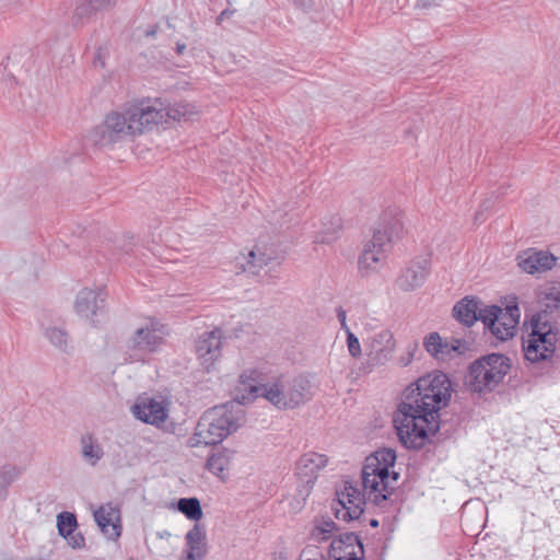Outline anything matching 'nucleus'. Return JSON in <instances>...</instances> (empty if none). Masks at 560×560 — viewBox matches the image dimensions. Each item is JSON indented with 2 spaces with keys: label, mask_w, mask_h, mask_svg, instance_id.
I'll use <instances>...</instances> for the list:
<instances>
[{
  "label": "nucleus",
  "mask_w": 560,
  "mask_h": 560,
  "mask_svg": "<svg viewBox=\"0 0 560 560\" xmlns=\"http://www.w3.org/2000/svg\"><path fill=\"white\" fill-rule=\"evenodd\" d=\"M235 455L234 451L217 448L207 459V469L217 477L224 479L230 470V465Z\"/></svg>",
  "instance_id": "obj_23"
},
{
  "label": "nucleus",
  "mask_w": 560,
  "mask_h": 560,
  "mask_svg": "<svg viewBox=\"0 0 560 560\" xmlns=\"http://www.w3.org/2000/svg\"><path fill=\"white\" fill-rule=\"evenodd\" d=\"M248 257L249 259L247 260V267H245L244 270L250 271L253 273L256 272L253 268H255L257 265H267L269 260L273 259L272 253L260 252L259 246H256V250H250Z\"/></svg>",
  "instance_id": "obj_33"
},
{
  "label": "nucleus",
  "mask_w": 560,
  "mask_h": 560,
  "mask_svg": "<svg viewBox=\"0 0 560 560\" xmlns=\"http://www.w3.org/2000/svg\"><path fill=\"white\" fill-rule=\"evenodd\" d=\"M299 560H329L323 550L317 546H306L301 555Z\"/></svg>",
  "instance_id": "obj_34"
},
{
  "label": "nucleus",
  "mask_w": 560,
  "mask_h": 560,
  "mask_svg": "<svg viewBox=\"0 0 560 560\" xmlns=\"http://www.w3.org/2000/svg\"><path fill=\"white\" fill-rule=\"evenodd\" d=\"M98 61L101 62V66L103 67L104 62L101 60V52L100 51L97 52V55L94 58V63L96 65Z\"/></svg>",
  "instance_id": "obj_46"
},
{
  "label": "nucleus",
  "mask_w": 560,
  "mask_h": 560,
  "mask_svg": "<svg viewBox=\"0 0 560 560\" xmlns=\"http://www.w3.org/2000/svg\"><path fill=\"white\" fill-rule=\"evenodd\" d=\"M479 316L483 325L498 340L505 341L515 335L520 310L516 305L508 306L504 310L491 305L480 311Z\"/></svg>",
  "instance_id": "obj_7"
},
{
  "label": "nucleus",
  "mask_w": 560,
  "mask_h": 560,
  "mask_svg": "<svg viewBox=\"0 0 560 560\" xmlns=\"http://www.w3.org/2000/svg\"><path fill=\"white\" fill-rule=\"evenodd\" d=\"M233 13L234 11H231L229 9L223 10L218 16V22H222L223 20L229 19Z\"/></svg>",
  "instance_id": "obj_40"
},
{
  "label": "nucleus",
  "mask_w": 560,
  "mask_h": 560,
  "mask_svg": "<svg viewBox=\"0 0 560 560\" xmlns=\"http://www.w3.org/2000/svg\"><path fill=\"white\" fill-rule=\"evenodd\" d=\"M161 341L162 337H160L155 330L139 328L131 338V347L137 350L154 351Z\"/></svg>",
  "instance_id": "obj_26"
},
{
  "label": "nucleus",
  "mask_w": 560,
  "mask_h": 560,
  "mask_svg": "<svg viewBox=\"0 0 560 560\" xmlns=\"http://www.w3.org/2000/svg\"><path fill=\"white\" fill-rule=\"evenodd\" d=\"M337 532L335 522L330 518L319 520L312 530V536L318 541H326Z\"/></svg>",
  "instance_id": "obj_32"
},
{
  "label": "nucleus",
  "mask_w": 560,
  "mask_h": 560,
  "mask_svg": "<svg viewBox=\"0 0 560 560\" xmlns=\"http://www.w3.org/2000/svg\"><path fill=\"white\" fill-rule=\"evenodd\" d=\"M370 360L375 364L387 362L396 348L394 335L388 329H382L371 335L365 341Z\"/></svg>",
  "instance_id": "obj_11"
},
{
  "label": "nucleus",
  "mask_w": 560,
  "mask_h": 560,
  "mask_svg": "<svg viewBox=\"0 0 560 560\" xmlns=\"http://www.w3.org/2000/svg\"><path fill=\"white\" fill-rule=\"evenodd\" d=\"M194 114V106L186 102L164 108L159 100L142 98L109 113L104 124L95 128V135L100 136L97 142L106 145L127 137L142 135L168 119L188 120Z\"/></svg>",
  "instance_id": "obj_4"
},
{
  "label": "nucleus",
  "mask_w": 560,
  "mask_h": 560,
  "mask_svg": "<svg viewBox=\"0 0 560 560\" xmlns=\"http://www.w3.org/2000/svg\"><path fill=\"white\" fill-rule=\"evenodd\" d=\"M317 386L304 375L295 377L282 395L283 405L288 408H295L308 401L316 393Z\"/></svg>",
  "instance_id": "obj_17"
},
{
  "label": "nucleus",
  "mask_w": 560,
  "mask_h": 560,
  "mask_svg": "<svg viewBox=\"0 0 560 560\" xmlns=\"http://www.w3.org/2000/svg\"><path fill=\"white\" fill-rule=\"evenodd\" d=\"M404 220L398 209L386 210L374 230L372 238L375 246H388L395 240L402 236Z\"/></svg>",
  "instance_id": "obj_9"
},
{
  "label": "nucleus",
  "mask_w": 560,
  "mask_h": 560,
  "mask_svg": "<svg viewBox=\"0 0 560 560\" xmlns=\"http://www.w3.org/2000/svg\"><path fill=\"white\" fill-rule=\"evenodd\" d=\"M511 369V361L500 353L483 357L469 366L467 384L474 392H490L498 386Z\"/></svg>",
  "instance_id": "obj_6"
},
{
  "label": "nucleus",
  "mask_w": 560,
  "mask_h": 560,
  "mask_svg": "<svg viewBox=\"0 0 560 560\" xmlns=\"http://www.w3.org/2000/svg\"><path fill=\"white\" fill-rule=\"evenodd\" d=\"M416 390L412 401L401 402L394 416L397 435L407 448L422 447L439 431V410L450 400L451 382L444 373H431L417 381Z\"/></svg>",
  "instance_id": "obj_1"
},
{
  "label": "nucleus",
  "mask_w": 560,
  "mask_h": 560,
  "mask_svg": "<svg viewBox=\"0 0 560 560\" xmlns=\"http://www.w3.org/2000/svg\"><path fill=\"white\" fill-rule=\"evenodd\" d=\"M370 525H371L372 527H377V526H378V521H376V520H371Z\"/></svg>",
  "instance_id": "obj_47"
},
{
  "label": "nucleus",
  "mask_w": 560,
  "mask_h": 560,
  "mask_svg": "<svg viewBox=\"0 0 560 560\" xmlns=\"http://www.w3.org/2000/svg\"><path fill=\"white\" fill-rule=\"evenodd\" d=\"M560 342L559 328L548 314L537 313L529 323L528 332L523 337L524 357L530 363L549 361Z\"/></svg>",
  "instance_id": "obj_5"
},
{
  "label": "nucleus",
  "mask_w": 560,
  "mask_h": 560,
  "mask_svg": "<svg viewBox=\"0 0 560 560\" xmlns=\"http://www.w3.org/2000/svg\"><path fill=\"white\" fill-rule=\"evenodd\" d=\"M328 459L325 455L315 452L303 454L295 465V474L299 479L306 483H313L318 472L326 467Z\"/></svg>",
  "instance_id": "obj_19"
},
{
  "label": "nucleus",
  "mask_w": 560,
  "mask_h": 560,
  "mask_svg": "<svg viewBox=\"0 0 560 560\" xmlns=\"http://www.w3.org/2000/svg\"><path fill=\"white\" fill-rule=\"evenodd\" d=\"M387 246H375L372 238L365 246L359 258V271L362 276L377 271L385 261Z\"/></svg>",
  "instance_id": "obj_21"
},
{
  "label": "nucleus",
  "mask_w": 560,
  "mask_h": 560,
  "mask_svg": "<svg viewBox=\"0 0 560 560\" xmlns=\"http://www.w3.org/2000/svg\"><path fill=\"white\" fill-rule=\"evenodd\" d=\"M268 376L258 369L243 371L238 378L236 405L217 406L206 411L199 419L194 436L189 440L191 447L203 445H217L228 435L235 432L245 422L243 405L264 397L275 406L280 404V388L275 382L268 387Z\"/></svg>",
  "instance_id": "obj_2"
},
{
  "label": "nucleus",
  "mask_w": 560,
  "mask_h": 560,
  "mask_svg": "<svg viewBox=\"0 0 560 560\" xmlns=\"http://www.w3.org/2000/svg\"><path fill=\"white\" fill-rule=\"evenodd\" d=\"M395 462L396 453L392 448H382L368 456L362 468L363 492L349 480L336 490V499L331 503L336 518L345 522L358 520L364 511L365 499L377 505L386 501L399 476L390 470Z\"/></svg>",
  "instance_id": "obj_3"
},
{
  "label": "nucleus",
  "mask_w": 560,
  "mask_h": 560,
  "mask_svg": "<svg viewBox=\"0 0 560 560\" xmlns=\"http://www.w3.org/2000/svg\"><path fill=\"white\" fill-rule=\"evenodd\" d=\"M16 84H18L16 79L13 75H10L9 79L7 80V85L12 88V86H15Z\"/></svg>",
  "instance_id": "obj_44"
},
{
  "label": "nucleus",
  "mask_w": 560,
  "mask_h": 560,
  "mask_svg": "<svg viewBox=\"0 0 560 560\" xmlns=\"http://www.w3.org/2000/svg\"><path fill=\"white\" fill-rule=\"evenodd\" d=\"M65 539L72 549H82L85 547V538L80 532H74L70 536H67Z\"/></svg>",
  "instance_id": "obj_36"
},
{
  "label": "nucleus",
  "mask_w": 560,
  "mask_h": 560,
  "mask_svg": "<svg viewBox=\"0 0 560 560\" xmlns=\"http://www.w3.org/2000/svg\"><path fill=\"white\" fill-rule=\"evenodd\" d=\"M347 347L348 351L354 359H358L362 354V349L359 339L352 331H348L347 334Z\"/></svg>",
  "instance_id": "obj_35"
},
{
  "label": "nucleus",
  "mask_w": 560,
  "mask_h": 560,
  "mask_svg": "<svg viewBox=\"0 0 560 560\" xmlns=\"http://www.w3.org/2000/svg\"><path fill=\"white\" fill-rule=\"evenodd\" d=\"M423 346L439 361H447L466 350V346L459 339L443 340L438 332L429 334Z\"/></svg>",
  "instance_id": "obj_14"
},
{
  "label": "nucleus",
  "mask_w": 560,
  "mask_h": 560,
  "mask_svg": "<svg viewBox=\"0 0 560 560\" xmlns=\"http://www.w3.org/2000/svg\"><path fill=\"white\" fill-rule=\"evenodd\" d=\"M185 49H186V45L185 44H183V43H177L176 44V52L178 55H182L185 51Z\"/></svg>",
  "instance_id": "obj_43"
},
{
  "label": "nucleus",
  "mask_w": 560,
  "mask_h": 560,
  "mask_svg": "<svg viewBox=\"0 0 560 560\" xmlns=\"http://www.w3.org/2000/svg\"><path fill=\"white\" fill-rule=\"evenodd\" d=\"M518 267L526 273L535 275L551 270L558 258L549 252L536 248H527L521 252L517 257Z\"/></svg>",
  "instance_id": "obj_12"
},
{
  "label": "nucleus",
  "mask_w": 560,
  "mask_h": 560,
  "mask_svg": "<svg viewBox=\"0 0 560 560\" xmlns=\"http://www.w3.org/2000/svg\"><path fill=\"white\" fill-rule=\"evenodd\" d=\"M79 527L77 515L72 512L62 511L57 515V529L62 538H67Z\"/></svg>",
  "instance_id": "obj_30"
},
{
  "label": "nucleus",
  "mask_w": 560,
  "mask_h": 560,
  "mask_svg": "<svg viewBox=\"0 0 560 560\" xmlns=\"http://www.w3.org/2000/svg\"><path fill=\"white\" fill-rule=\"evenodd\" d=\"M329 555L335 560H363V545L357 535L347 533L331 541Z\"/></svg>",
  "instance_id": "obj_15"
},
{
  "label": "nucleus",
  "mask_w": 560,
  "mask_h": 560,
  "mask_svg": "<svg viewBox=\"0 0 560 560\" xmlns=\"http://www.w3.org/2000/svg\"><path fill=\"white\" fill-rule=\"evenodd\" d=\"M132 413L143 423L160 427L167 418V408L154 398H144L132 406Z\"/></svg>",
  "instance_id": "obj_18"
},
{
  "label": "nucleus",
  "mask_w": 560,
  "mask_h": 560,
  "mask_svg": "<svg viewBox=\"0 0 560 560\" xmlns=\"http://www.w3.org/2000/svg\"><path fill=\"white\" fill-rule=\"evenodd\" d=\"M201 558H202V556H200L198 553L185 551V557L183 560H199Z\"/></svg>",
  "instance_id": "obj_41"
},
{
  "label": "nucleus",
  "mask_w": 560,
  "mask_h": 560,
  "mask_svg": "<svg viewBox=\"0 0 560 560\" xmlns=\"http://www.w3.org/2000/svg\"><path fill=\"white\" fill-rule=\"evenodd\" d=\"M44 336L49 342L62 352H68L69 348V336L68 332L59 327H46L44 329Z\"/></svg>",
  "instance_id": "obj_31"
},
{
  "label": "nucleus",
  "mask_w": 560,
  "mask_h": 560,
  "mask_svg": "<svg viewBox=\"0 0 560 560\" xmlns=\"http://www.w3.org/2000/svg\"><path fill=\"white\" fill-rule=\"evenodd\" d=\"M313 226V243L331 244L340 236L341 218L337 214H325Z\"/></svg>",
  "instance_id": "obj_20"
},
{
  "label": "nucleus",
  "mask_w": 560,
  "mask_h": 560,
  "mask_svg": "<svg viewBox=\"0 0 560 560\" xmlns=\"http://www.w3.org/2000/svg\"><path fill=\"white\" fill-rule=\"evenodd\" d=\"M0 560H12V559L7 555H0Z\"/></svg>",
  "instance_id": "obj_48"
},
{
  "label": "nucleus",
  "mask_w": 560,
  "mask_h": 560,
  "mask_svg": "<svg viewBox=\"0 0 560 560\" xmlns=\"http://www.w3.org/2000/svg\"><path fill=\"white\" fill-rule=\"evenodd\" d=\"M132 241H133V236H129L128 242H126L124 240V244L119 247V249L122 254L129 255L131 253L132 246H133Z\"/></svg>",
  "instance_id": "obj_39"
},
{
  "label": "nucleus",
  "mask_w": 560,
  "mask_h": 560,
  "mask_svg": "<svg viewBox=\"0 0 560 560\" xmlns=\"http://www.w3.org/2000/svg\"><path fill=\"white\" fill-rule=\"evenodd\" d=\"M430 273V261L427 258H416L404 268L396 280L397 287L410 292L420 288Z\"/></svg>",
  "instance_id": "obj_13"
},
{
  "label": "nucleus",
  "mask_w": 560,
  "mask_h": 560,
  "mask_svg": "<svg viewBox=\"0 0 560 560\" xmlns=\"http://www.w3.org/2000/svg\"><path fill=\"white\" fill-rule=\"evenodd\" d=\"M304 503H305V498L293 500L290 503V511L292 513H298L299 511H301L303 509Z\"/></svg>",
  "instance_id": "obj_38"
},
{
  "label": "nucleus",
  "mask_w": 560,
  "mask_h": 560,
  "mask_svg": "<svg viewBox=\"0 0 560 560\" xmlns=\"http://www.w3.org/2000/svg\"><path fill=\"white\" fill-rule=\"evenodd\" d=\"M94 520L102 533L109 539L117 540L121 535V515L118 506L112 502L101 505L93 513Z\"/></svg>",
  "instance_id": "obj_16"
},
{
  "label": "nucleus",
  "mask_w": 560,
  "mask_h": 560,
  "mask_svg": "<svg viewBox=\"0 0 560 560\" xmlns=\"http://www.w3.org/2000/svg\"><path fill=\"white\" fill-rule=\"evenodd\" d=\"M222 331L214 328L211 331H205L196 340V353L200 364L207 372L213 366L214 362L221 357Z\"/></svg>",
  "instance_id": "obj_10"
},
{
  "label": "nucleus",
  "mask_w": 560,
  "mask_h": 560,
  "mask_svg": "<svg viewBox=\"0 0 560 560\" xmlns=\"http://www.w3.org/2000/svg\"><path fill=\"white\" fill-rule=\"evenodd\" d=\"M482 310L477 300L465 298L455 304L453 314L462 324L471 326L475 322L480 320L479 313Z\"/></svg>",
  "instance_id": "obj_24"
},
{
  "label": "nucleus",
  "mask_w": 560,
  "mask_h": 560,
  "mask_svg": "<svg viewBox=\"0 0 560 560\" xmlns=\"http://www.w3.org/2000/svg\"><path fill=\"white\" fill-rule=\"evenodd\" d=\"M186 547L185 551L195 552L202 557L207 553L206 530L202 526L196 523L185 536Z\"/></svg>",
  "instance_id": "obj_27"
},
{
  "label": "nucleus",
  "mask_w": 560,
  "mask_h": 560,
  "mask_svg": "<svg viewBox=\"0 0 560 560\" xmlns=\"http://www.w3.org/2000/svg\"><path fill=\"white\" fill-rule=\"evenodd\" d=\"M483 221V217H482V211H478L475 215V222H482Z\"/></svg>",
  "instance_id": "obj_45"
},
{
  "label": "nucleus",
  "mask_w": 560,
  "mask_h": 560,
  "mask_svg": "<svg viewBox=\"0 0 560 560\" xmlns=\"http://www.w3.org/2000/svg\"><path fill=\"white\" fill-rule=\"evenodd\" d=\"M156 32H158V26L154 25L152 27H150L149 30L145 31V36L147 37H153L156 35Z\"/></svg>",
  "instance_id": "obj_42"
},
{
  "label": "nucleus",
  "mask_w": 560,
  "mask_h": 560,
  "mask_svg": "<svg viewBox=\"0 0 560 560\" xmlns=\"http://www.w3.org/2000/svg\"><path fill=\"white\" fill-rule=\"evenodd\" d=\"M22 468L5 464L0 466V499H4L8 494V488L20 477Z\"/></svg>",
  "instance_id": "obj_28"
},
{
  "label": "nucleus",
  "mask_w": 560,
  "mask_h": 560,
  "mask_svg": "<svg viewBox=\"0 0 560 560\" xmlns=\"http://www.w3.org/2000/svg\"><path fill=\"white\" fill-rule=\"evenodd\" d=\"M105 300L106 293L103 289H82L77 294L75 312L80 317L85 318L95 326L105 313Z\"/></svg>",
  "instance_id": "obj_8"
},
{
  "label": "nucleus",
  "mask_w": 560,
  "mask_h": 560,
  "mask_svg": "<svg viewBox=\"0 0 560 560\" xmlns=\"http://www.w3.org/2000/svg\"><path fill=\"white\" fill-rule=\"evenodd\" d=\"M82 459L90 466H96L104 457V450L92 433L83 434L80 439Z\"/></svg>",
  "instance_id": "obj_25"
},
{
  "label": "nucleus",
  "mask_w": 560,
  "mask_h": 560,
  "mask_svg": "<svg viewBox=\"0 0 560 560\" xmlns=\"http://www.w3.org/2000/svg\"><path fill=\"white\" fill-rule=\"evenodd\" d=\"M177 510L188 520L195 522H198L203 515L200 501L195 497L179 499Z\"/></svg>",
  "instance_id": "obj_29"
},
{
  "label": "nucleus",
  "mask_w": 560,
  "mask_h": 560,
  "mask_svg": "<svg viewBox=\"0 0 560 560\" xmlns=\"http://www.w3.org/2000/svg\"><path fill=\"white\" fill-rule=\"evenodd\" d=\"M337 318L340 323L341 329L345 330L347 334L348 331H351L347 324V312L340 306L336 310Z\"/></svg>",
  "instance_id": "obj_37"
},
{
  "label": "nucleus",
  "mask_w": 560,
  "mask_h": 560,
  "mask_svg": "<svg viewBox=\"0 0 560 560\" xmlns=\"http://www.w3.org/2000/svg\"><path fill=\"white\" fill-rule=\"evenodd\" d=\"M117 0H75V9L72 16L75 25L83 24L98 11L107 10L115 5Z\"/></svg>",
  "instance_id": "obj_22"
}]
</instances>
